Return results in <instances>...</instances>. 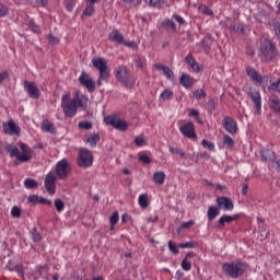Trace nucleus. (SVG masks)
<instances>
[{
  "mask_svg": "<svg viewBox=\"0 0 280 280\" xmlns=\"http://www.w3.org/2000/svg\"><path fill=\"white\" fill-rule=\"evenodd\" d=\"M165 172L163 171H159L153 173V182L155 183V185H164L165 184Z\"/></svg>",
  "mask_w": 280,
  "mask_h": 280,
  "instance_id": "28",
  "label": "nucleus"
},
{
  "mask_svg": "<svg viewBox=\"0 0 280 280\" xmlns=\"http://www.w3.org/2000/svg\"><path fill=\"white\" fill-rule=\"evenodd\" d=\"M167 100H174V91L172 89H165L160 94V102H167Z\"/></svg>",
  "mask_w": 280,
  "mask_h": 280,
  "instance_id": "29",
  "label": "nucleus"
},
{
  "mask_svg": "<svg viewBox=\"0 0 280 280\" xmlns=\"http://www.w3.org/2000/svg\"><path fill=\"white\" fill-rule=\"evenodd\" d=\"M196 246H198V243L194 242H186L179 244V248H196Z\"/></svg>",
  "mask_w": 280,
  "mask_h": 280,
  "instance_id": "54",
  "label": "nucleus"
},
{
  "mask_svg": "<svg viewBox=\"0 0 280 280\" xmlns=\"http://www.w3.org/2000/svg\"><path fill=\"white\" fill-rule=\"evenodd\" d=\"M199 12L205 14L206 16H213V10H211L208 5L201 4L198 7Z\"/></svg>",
  "mask_w": 280,
  "mask_h": 280,
  "instance_id": "40",
  "label": "nucleus"
},
{
  "mask_svg": "<svg viewBox=\"0 0 280 280\" xmlns=\"http://www.w3.org/2000/svg\"><path fill=\"white\" fill-rule=\"evenodd\" d=\"M217 207L219 208V210L222 209L223 211H233V209H235L233 200L225 196L217 198Z\"/></svg>",
  "mask_w": 280,
  "mask_h": 280,
  "instance_id": "13",
  "label": "nucleus"
},
{
  "mask_svg": "<svg viewBox=\"0 0 280 280\" xmlns=\"http://www.w3.org/2000/svg\"><path fill=\"white\" fill-rule=\"evenodd\" d=\"M11 215L12 218H21V208L14 206L11 209Z\"/></svg>",
  "mask_w": 280,
  "mask_h": 280,
  "instance_id": "56",
  "label": "nucleus"
},
{
  "mask_svg": "<svg viewBox=\"0 0 280 280\" xmlns=\"http://www.w3.org/2000/svg\"><path fill=\"white\" fill-rule=\"evenodd\" d=\"M138 203L141 209H148V207L150 206V201L148 200V194L140 195Z\"/></svg>",
  "mask_w": 280,
  "mask_h": 280,
  "instance_id": "34",
  "label": "nucleus"
},
{
  "mask_svg": "<svg viewBox=\"0 0 280 280\" xmlns=\"http://www.w3.org/2000/svg\"><path fill=\"white\" fill-rule=\"evenodd\" d=\"M24 91H26L28 97L32 100H38L40 97V90L34 82L24 81Z\"/></svg>",
  "mask_w": 280,
  "mask_h": 280,
  "instance_id": "12",
  "label": "nucleus"
},
{
  "mask_svg": "<svg viewBox=\"0 0 280 280\" xmlns=\"http://www.w3.org/2000/svg\"><path fill=\"white\" fill-rule=\"evenodd\" d=\"M172 19H174L179 25H186L187 22L185 21V18L178 15V14H173Z\"/></svg>",
  "mask_w": 280,
  "mask_h": 280,
  "instance_id": "57",
  "label": "nucleus"
},
{
  "mask_svg": "<svg viewBox=\"0 0 280 280\" xmlns=\"http://www.w3.org/2000/svg\"><path fill=\"white\" fill-rule=\"evenodd\" d=\"M269 108L273 110V113H278L280 115V98L279 96L272 94L269 97Z\"/></svg>",
  "mask_w": 280,
  "mask_h": 280,
  "instance_id": "23",
  "label": "nucleus"
},
{
  "mask_svg": "<svg viewBox=\"0 0 280 280\" xmlns=\"http://www.w3.org/2000/svg\"><path fill=\"white\" fill-rule=\"evenodd\" d=\"M55 209L58 211V213H62L65 211V202L61 201V199H56L55 200Z\"/></svg>",
  "mask_w": 280,
  "mask_h": 280,
  "instance_id": "50",
  "label": "nucleus"
},
{
  "mask_svg": "<svg viewBox=\"0 0 280 280\" xmlns=\"http://www.w3.org/2000/svg\"><path fill=\"white\" fill-rule=\"evenodd\" d=\"M188 115L189 117H200V112L198 109H189Z\"/></svg>",
  "mask_w": 280,
  "mask_h": 280,
  "instance_id": "64",
  "label": "nucleus"
},
{
  "mask_svg": "<svg viewBox=\"0 0 280 280\" xmlns=\"http://www.w3.org/2000/svg\"><path fill=\"white\" fill-rule=\"evenodd\" d=\"M247 95L252 100L256 113H258V115H261V93L259 92V90L255 88H249Z\"/></svg>",
  "mask_w": 280,
  "mask_h": 280,
  "instance_id": "10",
  "label": "nucleus"
},
{
  "mask_svg": "<svg viewBox=\"0 0 280 280\" xmlns=\"http://www.w3.org/2000/svg\"><path fill=\"white\" fill-rule=\"evenodd\" d=\"M78 108H81V110H86V108H89V96L77 90L71 100V117H75Z\"/></svg>",
  "mask_w": 280,
  "mask_h": 280,
  "instance_id": "5",
  "label": "nucleus"
},
{
  "mask_svg": "<svg viewBox=\"0 0 280 280\" xmlns=\"http://www.w3.org/2000/svg\"><path fill=\"white\" fill-rule=\"evenodd\" d=\"M107 126H113L116 130H128V122L119 119L117 115H109L104 118Z\"/></svg>",
  "mask_w": 280,
  "mask_h": 280,
  "instance_id": "9",
  "label": "nucleus"
},
{
  "mask_svg": "<svg viewBox=\"0 0 280 280\" xmlns=\"http://www.w3.org/2000/svg\"><path fill=\"white\" fill-rule=\"evenodd\" d=\"M61 108L66 117H71V95L66 94L61 98Z\"/></svg>",
  "mask_w": 280,
  "mask_h": 280,
  "instance_id": "17",
  "label": "nucleus"
},
{
  "mask_svg": "<svg viewBox=\"0 0 280 280\" xmlns=\"http://www.w3.org/2000/svg\"><path fill=\"white\" fill-rule=\"evenodd\" d=\"M223 128L230 135H235V132H237V121L233 119V117L225 116L223 118Z\"/></svg>",
  "mask_w": 280,
  "mask_h": 280,
  "instance_id": "16",
  "label": "nucleus"
},
{
  "mask_svg": "<svg viewBox=\"0 0 280 280\" xmlns=\"http://www.w3.org/2000/svg\"><path fill=\"white\" fill-rule=\"evenodd\" d=\"M100 141V133H94L90 136L86 140L90 143L91 148H97V142Z\"/></svg>",
  "mask_w": 280,
  "mask_h": 280,
  "instance_id": "37",
  "label": "nucleus"
},
{
  "mask_svg": "<svg viewBox=\"0 0 280 280\" xmlns=\"http://www.w3.org/2000/svg\"><path fill=\"white\" fill-rule=\"evenodd\" d=\"M259 154L262 161H275V151L270 149H260Z\"/></svg>",
  "mask_w": 280,
  "mask_h": 280,
  "instance_id": "26",
  "label": "nucleus"
},
{
  "mask_svg": "<svg viewBox=\"0 0 280 280\" xmlns=\"http://www.w3.org/2000/svg\"><path fill=\"white\" fill-rule=\"evenodd\" d=\"M168 150L172 154H179L180 159H185V151H183V149L176 148V147H170Z\"/></svg>",
  "mask_w": 280,
  "mask_h": 280,
  "instance_id": "48",
  "label": "nucleus"
},
{
  "mask_svg": "<svg viewBox=\"0 0 280 280\" xmlns=\"http://www.w3.org/2000/svg\"><path fill=\"white\" fill-rule=\"evenodd\" d=\"M48 43L49 45H58L60 43V39L54 35H48Z\"/></svg>",
  "mask_w": 280,
  "mask_h": 280,
  "instance_id": "60",
  "label": "nucleus"
},
{
  "mask_svg": "<svg viewBox=\"0 0 280 280\" xmlns=\"http://www.w3.org/2000/svg\"><path fill=\"white\" fill-rule=\"evenodd\" d=\"M207 215H208L209 222H213L215 217L220 215V208L215 206H209Z\"/></svg>",
  "mask_w": 280,
  "mask_h": 280,
  "instance_id": "27",
  "label": "nucleus"
},
{
  "mask_svg": "<svg viewBox=\"0 0 280 280\" xmlns=\"http://www.w3.org/2000/svg\"><path fill=\"white\" fill-rule=\"evenodd\" d=\"M195 82H196V80L187 73H183L180 75L179 84H182V86H184V89H191V86H194Z\"/></svg>",
  "mask_w": 280,
  "mask_h": 280,
  "instance_id": "20",
  "label": "nucleus"
},
{
  "mask_svg": "<svg viewBox=\"0 0 280 280\" xmlns=\"http://www.w3.org/2000/svg\"><path fill=\"white\" fill-rule=\"evenodd\" d=\"M202 148H205L206 150H209L210 152H213V150H215V144H213L211 141L203 139L202 142Z\"/></svg>",
  "mask_w": 280,
  "mask_h": 280,
  "instance_id": "47",
  "label": "nucleus"
},
{
  "mask_svg": "<svg viewBox=\"0 0 280 280\" xmlns=\"http://www.w3.org/2000/svg\"><path fill=\"white\" fill-rule=\"evenodd\" d=\"M185 61L188 63V66L195 71V73H201L202 67L196 62V59L191 55H187L185 57Z\"/></svg>",
  "mask_w": 280,
  "mask_h": 280,
  "instance_id": "21",
  "label": "nucleus"
},
{
  "mask_svg": "<svg viewBox=\"0 0 280 280\" xmlns=\"http://www.w3.org/2000/svg\"><path fill=\"white\" fill-rule=\"evenodd\" d=\"M28 27L30 30H32V32H34L35 34H38V32H40V27L38 25H36V22H34V20H31L28 22Z\"/></svg>",
  "mask_w": 280,
  "mask_h": 280,
  "instance_id": "53",
  "label": "nucleus"
},
{
  "mask_svg": "<svg viewBox=\"0 0 280 280\" xmlns=\"http://www.w3.org/2000/svg\"><path fill=\"white\" fill-rule=\"evenodd\" d=\"M39 198L38 195H31L27 200L28 202H31V205H38L39 202Z\"/></svg>",
  "mask_w": 280,
  "mask_h": 280,
  "instance_id": "58",
  "label": "nucleus"
},
{
  "mask_svg": "<svg viewBox=\"0 0 280 280\" xmlns=\"http://www.w3.org/2000/svg\"><path fill=\"white\" fill-rule=\"evenodd\" d=\"M4 135H10V137H14V135H21V127L14 122V120L10 119L7 124H3Z\"/></svg>",
  "mask_w": 280,
  "mask_h": 280,
  "instance_id": "14",
  "label": "nucleus"
},
{
  "mask_svg": "<svg viewBox=\"0 0 280 280\" xmlns=\"http://www.w3.org/2000/svg\"><path fill=\"white\" fill-rule=\"evenodd\" d=\"M122 45L125 47H128V49H132L133 51H137V49H139V45L137 44V42L135 40H124Z\"/></svg>",
  "mask_w": 280,
  "mask_h": 280,
  "instance_id": "41",
  "label": "nucleus"
},
{
  "mask_svg": "<svg viewBox=\"0 0 280 280\" xmlns=\"http://www.w3.org/2000/svg\"><path fill=\"white\" fill-rule=\"evenodd\" d=\"M24 187L26 189H36V187H38V182H36L35 179L33 178H26L24 180Z\"/></svg>",
  "mask_w": 280,
  "mask_h": 280,
  "instance_id": "38",
  "label": "nucleus"
},
{
  "mask_svg": "<svg viewBox=\"0 0 280 280\" xmlns=\"http://www.w3.org/2000/svg\"><path fill=\"white\" fill-rule=\"evenodd\" d=\"M246 73H247L248 78H250L252 82H257L258 84H261V82H264V80H266V78H268V77H261L255 70V68H250V67L246 68Z\"/></svg>",
  "mask_w": 280,
  "mask_h": 280,
  "instance_id": "18",
  "label": "nucleus"
},
{
  "mask_svg": "<svg viewBox=\"0 0 280 280\" xmlns=\"http://www.w3.org/2000/svg\"><path fill=\"white\" fill-rule=\"evenodd\" d=\"M273 30H275V33H276V36H277L278 40L280 42V23H275L273 24Z\"/></svg>",
  "mask_w": 280,
  "mask_h": 280,
  "instance_id": "63",
  "label": "nucleus"
},
{
  "mask_svg": "<svg viewBox=\"0 0 280 280\" xmlns=\"http://www.w3.org/2000/svg\"><path fill=\"white\" fill-rule=\"evenodd\" d=\"M259 56L262 62H272L276 56H279L277 44L269 36H261L259 42Z\"/></svg>",
  "mask_w": 280,
  "mask_h": 280,
  "instance_id": "2",
  "label": "nucleus"
},
{
  "mask_svg": "<svg viewBox=\"0 0 280 280\" xmlns=\"http://www.w3.org/2000/svg\"><path fill=\"white\" fill-rule=\"evenodd\" d=\"M36 272H38L39 277H43L44 279H47V275H49V267L47 265L44 266H37Z\"/></svg>",
  "mask_w": 280,
  "mask_h": 280,
  "instance_id": "36",
  "label": "nucleus"
},
{
  "mask_svg": "<svg viewBox=\"0 0 280 280\" xmlns=\"http://www.w3.org/2000/svg\"><path fill=\"white\" fill-rule=\"evenodd\" d=\"M133 143L137 145V148H143V145H148V140L137 136L133 140Z\"/></svg>",
  "mask_w": 280,
  "mask_h": 280,
  "instance_id": "44",
  "label": "nucleus"
},
{
  "mask_svg": "<svg viewBox=\"0 0 280 280\" xmlns=\"http://www.w3.org/2000/svg\"><path fill=\"white\" fill-rule=\"evenodd\" d=\"M196 224V222L194 220L187 221L182 223L180 228L182 229H191V226H194Z\"/></svg>",
  "mask_w": 280,
  "mask_h": 280,
  "instance_id": "62",
  "label": "nucleus"
},
{
  "mask_svg": "<svg viewBox=\"0 0 280 280\" xmlns=\"http://www.w3.org/2000/svg\"><path fill=\"white\" fill-rule=\"evenodd\" d=\"M222 270L228 277H231V279H240V277L248 270V265L243 260L224 262L222 265Z\"/></svg>",
  "mask_w": 280,
  "mask_h": 280,
  "instance_id": "3",
  "label": "nucleus"
},
{
  "mask_svg": "<svg viewBox=\"0 0 280 280\" xmlns=\"http://www.w3.org/2000/svg\"><path fill=\"white\" fill-rule=\"evenodd\" d=\"M150 8H161L163 5V0H147Z\"/></svg>",
  "mask_w": 280,
  "mask_h": 280,
  "instance_id": "52",
  "label": "nucleus"
},
{
  "mask_svg": "<svg viewBox=\"0 0 280 280\" xmlns=\"http://www.w3.org/2000/svg\"><path fill=\"white\" fill-rule=\"evenodd\" d=\"M135 62H136V67L138 69H143V67L145 65V58L138 57V58H136Z\"/></svg>",
  "mask_w": 280,
  "mask_h": 280,
  "instance_id": "55",
  "label": "nucleus"
},
{
  "mask_svg": "<svg viewBox=\"0 0 280 280\" xmlns=\"http://www.w3.org/2000/svg\"><path fill=\"white\" fill-rule=\"evenodd\" d=\"M20 163H27V161H32V148L25 144L24 142H20Z\"/></svg>",
  "mask_w": 280,
  "mask_h": 280,
  "instance_id": "15",
  "label": "nucleus"
},
{
  "mask_svg": "<svg viewBox=\"0 0 280 280\" xmlns=\"http://www.w3.org/2000/svg\"><path fill=\"white\" fill-rule=\"evenodd\" d=\"M161 27H164V30H172V32H176V22H174V20L164 19L161 23Z\"/></svg>",
  "mask_w": 280,
  "mask_h": 280,
  "instance_id": "30",
  "label": "nucleus"
},
{
  "mask_svg": "<svg viewBox=\"0 0 280 280\" xmlns=\"http://www.w3.org/2000/svg\"><path fill=\"white\" fill-rule=\"evenodd\" d=\"M139 161L144 163V165H150V163H152V159L148 154H140Z\"/></svg>",
  "mask_w": 280,
  "mask_h": 280,
  "instance_id": "51",
  "label": "nucleus"
},
{
  "mask_svg": "<svg viewBox=\"0 0 280 280\" xmlns=\"http://www.w3.org/2000/svg\"><path fill=\"white\" fill-rule=\"evenodd\" d=\"M194 97L199 102V100H205L207 97V92L202 89H198L194 92Z\"/></svg>",
  "mask_w": 280,
  "mask_h": 280,
  "instance_id": "43",
  "label": "nucleus"
},
{
  "mask_svg": "<svg viewBox=\"0 0 280 280\" xmlns=\"http://www.w3.org/2000/svg\"><path fill=\"white\" fill-rule=\"evenodd\" d=\"M230 32H234V34H244V24L232 23L230 25Z\"/></svg>",
  "mask_w": 280,
  "mask_h": 280,
  "instance_id": "35",
  "label": "nucleus"
},
{
  "mask_svg": "<svg viewBox=\"0 0 280 280\" xmlns=\"http://www.w3.org/2000/svg\"><path fill=\"white\" fill-rule=\"evenodd\" d=\"M31 237H32L33 242H40V240H43L40 232H38V230H36V228H34L31 231Z\"/></svg>",
  "mask_w": 280,
  "mask_h": 280,
  "instance_id": "45",
  "label": "nucleus"
},
{
  "mask_svg": "<svg viewBox=\"0 0 280 280\" xmlns=\"http://www.w3.org/2000/svg\"><path fill=\"white\" fill-rule=\"evenodd\" d=\"M8 16V7L5 4L0 3V18Z\"/></svg>",
  "mask_w": 280,
  "mask_h": 280,
  "instance_id": "61",
  "label": "nucleus"
},
{
  "mask_svg": "<svg viewBox=\"0 0 280 280\" xmlns=\"http://www.w3.org/2000/svg\"><path fill=\"white\" fill-rule=\"evenodd\" d=\"M80 130H91L93 128V124L89 120H83L79 122Z\"/></svg>",
  "mask_w": 280,
  "mask_h": 280,
  "instance_id": "46",
  "label": "nucleus"
},
{
  "mask_svg": "<svg viewBox=\"0 0 280 280\" xmlns=\"http://www.w3.org/2000/svg\"><path fill=\"white\" fill-rule=\"evenodd\" d=\"M179 132L183 135V137H186V139H192L194 141L198 139V135L196 133V125H194V121L182 124L179 126Z\"/></svg>",
  "mask_w": 280,
  "mask_h": 280,
  "instance_id": "7",
  "label": "nucleus"
},
{
  "mask_svg": "<svg viewBox=\"0 0 280 280\" xmlns=\"http://www.w3.org/2000/svg\"><path fill=\"white\" fill-rule=\"evenodd\" d=\"M223 143L224 145H228L230 150H233V148H235V140H233V138H231V136L229 135L223 136Z\"/></svg>",
  "mask_w": 280,
  "mask_h": 280,
  "instance_id": "39",
  "label": "nucleus"
},
{
  "mask_svg": "<svg viewBox=\"0 0 280 280\" xmlns=\"http://www.w3.org/2000/svg\"><path fill=\"white\" fill-rule=\"evenodd\" d=\"M109 222H110V228L113 229L119 222V212L117 211L113 212L109 219Z\"/></svg>",
  "mask_w": 280,
  "mask_h": 280,
  "instance_id": "49",
  "label": "nucleus"
},
{
  "mask_svg": "<svg viewBox=\"0 0 280 280\" xmlns=\"http://www.w3.org/2000/svg\"><path fill=\"white\" fill-rule=\"evenodd\" d=\"M93 152L89 149H80L79 154L77 158V164L82 167L83 170H86L89 167L93 166Z\"/></svg>",
  "mask_w": 280,
  "mask_h": 280,
  "instance_id": "6",
  "label": "nucleus"
},
{
  "mask_svg": "<svg viewBox=\"0 0 280 280\" xmlns=\"http://www.w3.org/2000/svg\"><path fill=\"white\" fill-rule=\"evenodd\" d=\"M154 68L158 70V71H163L166 80H174V71H172V69H170V67L167 66H163L161 63H155L154 65Z\"/></svg>",
  "mask_w": 280,
  "mask_h": 280,
  "instance_id": "22",
  "label": "nucleus"
},
{
  "mask_svg": "<svg viewBox=\"0 0 280 280\" xmlns=\"http://www.w3.org/2000/svg\"><path fill=\"white\" fill-rule=\"evenodd\" d=\"M94 14H95V5L86 3L85 9L82 12V19H84V16L86 18L93 16Z\"/></svg>",
  "mask_w": 280,
  "mask_h": 280,
  "instance_id": "33",
  "label": "nucleus"
},
{
  "mask_svg": "<svg viewBox=\"0 0 280 280\" xmlns=\"http://www.w3.org/2000/svg\"><path fill=\"white\" fill-rule=\"evenodd\" d=\"M231 222H233V217L229 215V214H223L221 215V218L219 219V228L220 229H224V226L226 224H231Z\"/></svg>",
  "mask_w": 280,
  "mask_h": 280,
  "instance_id": "32",
  "label": "nucleus"
},
{
  "mask_svg": "<svg viewBox=\"0 0 280 280\" xmlns=\"http://www.w3.org/2000/svg\"><path fill=\"white\" fill-rule=\"evenodd\" d=\"M69 174V163L67 160H61L56 165V172H49L44 180V187L49 196H54L56 194V180L58 177L61 180H65Z\"/></svg>",
  "mask_w": 280,
  "mask_h": 280,
  "instance_id": "1",
  "label": "nucleus"
},
{
  "mask_svg": "<svg viewBox=\"0 0 280 280\" xmlns=\"http://www.w3.org/2000/svg\"><path fill=\"white\" fill-rule=\"evenodd\" d=\"M115 78L125 89H135L137 80L126 66H118L115 70Z\"/></svg>",
  "mask_w": 280,
  "mask_h": 280,
  "instance_id": "4",
  "label": "nucleus"
},
{
  "mask_svg": "<svg viewBox=\"0 0 280 280\" xmlns=\"http://www.w3.org/2000/svg\"><path fill=\"white\" fill-rule=\"evenodd\" d=\"M179 248L180 245H176V243L168 241V249L171 253H173V255H178V253H180Z\"/></svg>",
  "mask_w": 280,
  "mask_h": 280,
  "instance_id": "42",
  "label": "nucleus"
},
{
  "mask_svg": "<svg viewBox=\"0 0 280 280\" xmlns=\"http://www.w3.org/2000/svg\"><path fill=\"white\" fill-rule=\"evenodd\" d=\"M43 132H49L50 135H56V127H54V122L48 119L43 120L42 122Z\"/></svg>",
  "mask_w": 280,
  "mask_h": 280,
  "instance_id": "25",
  "label": "nucleus"
},
{
  "mask_svg": "<svg viewBox=\"0 0 280 280\" xmlns=\"http://www.w3.org/2000/svg\"><path fill=\"white\" fill-rule=\"evenodd\" d=\"M10 78V73L8 71L0 72V85L5 82Z\"/></svg>",
  "mask_w": 280,
  "mask_h": 280,
  "instance_id": "59",
  "label": "nucleus"
},
{
  "mask_svg": "<svg viewBox=\"0 0 280 280\" xmlns=\"http://www.w3.org/2000/svg\"><path fill=\"white\" fill-rule=\"evenodd\" d=\"M108 39L112 43H117L118 45H124V40H126V37H124V34L119 32V30L114 28L109 34H108Z\"/></svg>",
  "mask_w": 280,
  "mask_h": 280,
  "instance_id": "19",
  "label": "nucleus"
},
{
  "mask_svg": "<svg viewBox=\"0 0 280 280\" xmlns=\"http://www.w3.org/2000/svg\"><path fill=\"white\" fill-rule=\"evenodd\" d=\"M189 257H194V254L188 253L182 261V268L185 272H189V270H191V261L188 260Z\"/></svg>",
  "mask_w": 280,
  "mask_h": 280,
  "instance_id": "31",
  "label": "nucleus"
},
{
  "mask_svg": "<svg viewBox=\"0 0 280 280\" xmlns=\"http://www.w3.org/2000/svg\"><path fill=\"white\" fill-rule=\"evenodd\" d=\"M93 66L100 71L101 78H110V70H108V63L104 58H94L92 60Z\"/></svg>",
  "mask_w": 280,
  "mask_h": 280,
  "instance_id": "8",
  "label": "nucleus"
},
{
  "mask_svg": "<svg viewBox=\"0 0 280 280\" xmlns=\"http://www.w3.org/2000/svg\"><path fill=\"white\" fill-rule=\"evenodd\" d=\"M5 151L9 152L11 158H15L16 161L21 163V152L19 151V148L14 144H8L5 147Z\"/></svg>",
  "mask_w": 280,
  "mask_h": 280,
  "instance_id": "24",
  "label": "nucleus"
},
{
  "mask_svg": "<svg viewBox=\"0 0 280 280\" xmlns=\"http://www.w3.org/2000/svg\"><path fill=\"white\" fill-rule=\"evenodd\" d=\"M79 84L81 86H84L86 89L88 93H95V81L89 73L82 72L81 75L79 77Z\"/></svg>",
  "mask_w": 280,
  "mask_h": 280,
  "instance_id": "11",
  "label": "nucleus"
}]
</instances>
